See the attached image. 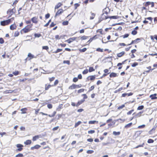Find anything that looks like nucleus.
Here are the masks:
<instances>
[{
	"label": "nucleus",
	"mask_w": 157,
	"mask_h": 157,
	"mask_svg": "<svg viewBox=\"0 0 157 157\" xmlns=\"http://www.w3.org/2000/svg\"><path fill=\"white\" fill-rule=\"evenodd\" d=\"M145 124H143L142 125L139 126L138 127V128H144L145 127Z\"/></svg>",
	"instance_id": "56"
},
{
	"label": "nucleus",
	"mask_w": 157,
	"mask_h": 157,
	"mask_svg": "<svg viewBox=\"0 0 157 157\" xmlns=\"http://www.w3.org/2000/svg\"><path fill=\"white\" fill-rule=\"evenodd\" d=\"M32 143V141L30 140H27L24 143V144L26 145H28Z\"/></svg>",
	"instance_id": "13"
},
{
	"label": "nucleus",
	"mask_w": 157,
	"mask_h": 157,
	"mask_svg": "<svg viewBox=\"0 0 157 157\" xmlns=\"http://www.w3.org/2000/svg\"><path fill=\"white\" fill-rule=\"evenodd\" d=\"M61 37V36H60L59 35H56L55 36V38L57 40L60 39Z\"/></svg>",
	"instance_id": "49"
},
{
	"label": "nucleus",
	"mask_w": 157,
	"mask_h": 157,
	"mask_svg": "<svg viewBox=\"0 0 157 157\" xmlns=\"http://www.w3.org/2000/svg\"><path fill=\"white\" fill-rule=\"evenodd\" d=\"M40 147V146L39 145H36L33 147H32L31 148V150H33L34 149H38Z\"/></svg>",
	"instance_id": "12"
},
{
	"label": "nucleus",
	"mask_w": 157,
	"mask_h": 157,
	"mask_svg": "<svg viewBox=\"0 0 157 157\" xmlns=\"http://www.w3.org/2000/svg\"><path fill=\"white\" fill-rule=\"evenodd\" d=\"M124 106H125L124 105H121V106H119L118 108L117 109H118L119 110L120 109L123 108L124 107Z\"/></svg>",
	"instance_id": "47"
},
{
	"label": "nucleus",
	"mask_w": 157,
	"mask_h": 157,
	"mask_svg": "<svg viewBox=\"0 0 157 157\" xmlns=\"http://www.w3.org/2000/svg\"><path fill=\"white\" fill-rule=\"evenodd\" d=\"M129 36V34H126L124 35L123 36V38H125L128 37Z\"/></svg>",
	"instance_id": "57"
},
{
	"label": "nucleus",
	"mask_w": 157,
	"mask_h": 157,
	"mask_svg": "<svg viewBox=\"0 0 157 157\" xmlns=\"http://www.w3.org/2000/svg\"><path fill=\"white\" fill-rule=\"evenodd\" d=\"M7 13L10 15V16H11L13 13V9L9 10L7 11Z\"/></svg>",
	"instance_id": "8"
},
{
	"label": "nucleus",
	"mask_w": 157,
	"mask_h": 157,
	"mask_svg": "<svg viewBox=\"0 0 157 157\" xmlns=\"http://www.w3.org/2000/svg\"><path fill=\"white\" fill-rule=\"evenodd\" d=\"M34 36L36 37L39 38L41 36V35L40 34L35 33L34 34Z\"/></svg>",
	"instance_id": "34"
},
{
	"label": "nucleus",
	"mask_w": 157,
	"mask_h": 157,
	"mask_svg": "<svg viewBox=\"0 0 157 157\" xmlns=\"http://www.w3.org/2000/svg\"><path fill=\"white\" fill-rule=\"evenodd\" d=\"M62 105H60L59 106H58V107L57 109V110L59 111L60 110V109H62Z\"/></svg>",
	"instance_id": "37"
},
{
	"label": "nucleus",
	"mask_w": 157,
	"mask_h": 157,
	"mask_svg": "<svg viewBox=\"0 0 157 157\" xmlns=\"http://www.w3.org/2000/svg\"><path fill=\"white\" fill-rule=\"evenodd\" d=\"M79 37H73L70 38L68 40H66V41H67L69 44L71 43L73 41L75 40L77 38H79Z\"/></svg>",
	"instance_id": "3"
},
{
	"label": "nucleus",
	"mask_w": 157,
	"mask_h": 157,
	"mask_svg": "<svg viewBox=\"0 0 157 157\" xmlns=\"http://www.w3.org/2000/svg\"><path fill=\"white\" fill-rule=\"evenodd\" d=\"M68 24V22L67 21H64L63 22V25H67Z\"/></svg>",
	"instance_id": "51"
},
{
	"label": "nucleus",
	"mask_w": 157,
	"mask_h": 157,
	"mask_svg": "<svg viewBox=\"0 0 157 157\" xmlns=\"http://www.w3.org/2000/svg\"><path fill=\"white\" fill-rule=\"evenodd\" d=\"M109 76L110 77H115L117 76V74L115 73H111L110 74Z\"/></svg>",
	"instance_id": "10"
},
{
	"label": "nucleus",
	"mask_w": 157,
	"mask_h": 157,
	"mask_svg": "<svg viewBox=\"0 0 157 157\" xmlns=\"http://www.w3.org/2000/svg\"><path fill=\"white\" fill-rule=\"evenodd\" d=\"M19 72L18 71H15L13 72V74L15 75H17L19 74Z\"/></svg>",
	"instance_id": "39"
},
{
	"label": "nucleus",
	"mask_w": 157,
	"mask_h": 157,
	"mask_svg": "<svg viewBox=\"0 0 157 157\" xmlns=\"http://www.w3.org/2000/svg\"><path fill=\"white\" fill-rule=\"evenodd\" d=\"M90 78V79L91 80H93L95 79V75H92V76H90L88 77V78Z\"/></svg>",
	"instance_id": "24"
},
{
	"label": "nucleus",
	"mask_w": 157,
	"mask_h": 157,
	"mask_svg": "<svg viewBox=\"0 0 157 157\" xmlns=\"http://www.w3.org/2000/svg\"><path fill=\"white\" fill-rule=\"evenodd\" d=\"M31 21L33 23L37 24L38 22V17H34L32 18Z\"/></svg>",
	"instance_id": "4"
},
{
	"label": "nucleus",
	"mask_w": 157,
	"mask_h": 157,
	"mask_svg": "<svg viewBox=\"0 0 157 157\" xmlns=\"http://www.w3.org/2000/svg\"><path fill=\"white\" fill-rule=\"evenodd\" d=\"M91 16L90 17V20H92V19H93L94 18V17L95 16V14L94 13H93L92 12H91Z\"/></svg>",
	"instance_id": "20"
},
{
	"label": "nucleus",
	"mask_w": 157,
	"mask_h": 157,
	"mask_svg": "<svg viewBox=\"0 0 157 157\" xmlns=\"http://www.w3.org/2000/svg\"><path fill=\"white\" fill-rule=\"evenodd\" d=\"M14 18L12 17L11 19H10L6 20L1 21L0 24L1 25L4 26L9 24L12 20H13Z\"/></svg>",
	"instance_id": "2"
},
{
	"label": "nucleus",
	"mask_w": 157,
	"mask_h": 157,
	"mask_svg": "<svg viewBox=\"0 0 157 157\" xmlns=\"http://www.w3.org/2000/svg\"><path fill=\"white\" fill-rule=\"evenodd\" d=\"M27 110V109L26 108H24L22 109H21V110L22 111V112L21 113L22 114H25L26 113V111Z\"/></svg>",
	"instance_id": "16"
},
{
	"label": "nucleus",
	"mask_w": 157,
	"mask_h": 157,
	"mask_svg": "<svg viewBox=\"0 0 157 157\" xmlns=\"http://www.w3.org/2000/svg\"><path fill=\"white\" fill-rule=\"evenodd\" d=\"M62 51V49H59V48H58V49L56 51H54L53 52L54 53H57L58 52H61V51Z\"/></svg>",
	"instance_id": "30"
},
{
	"label": "nucleus",
	"mask_w": 157,
	"mask_h": 157,
	"mask_svg": "<svg viewBox=\"0 0 157 157\" xmlns=\"http://www.w3.org/2000/svg\"><path fill=\"white\" fill-rule=\"evenodd\" d=\"M144 108V106L143 105H141V106H139L138 107L137 109L138 110H142V109H143Z\"/></svg>",
	"instance_id": "29"
},
{
	"label": "nucleus",
	"mask_w": 157,
	"mask_h": 157,
	"mask_svg": "<svg viewBox=\"0 0 157 157\" xmlns=\"http://www.w3.org/2000/svg\"><path fill=\"white\" fill-rule=\"evenodd\" d=\"M120 134V132H116L115 131H114L113 132V134L115 136L116 135H119Z\"/></svg>",
	"instance_id": "27"
},
{
	"label": "nucleus",
	"mask_w": 157,
	"mask_h": 157,
	"mask_svg": "<svg viewBox=\"0 0 157 157\" xmlns=\"http://www.w3.org/2000/svg\"><path fill=\"white\" fill-rule=\"evenodd\" d=\"M28 57L30 58V59H31L34 58V56L32 55L30 53H28Z\"/></svg>",
	"instance_id": "26"
},
{
	"label": "nucleus",
	"mask_w": 157,
	"mask_h": 157,
	"mask_svg": "<svg viewBox=\"0 0 157 157\" xmlns=\"http://www.w3.org/2000/svg\"><path fill=\"white\" fill-rule=\"evenodd\" d=\"M23 155L22 154H19L16 155L17 157H22L23 156Z\"/></svg>",
	"instance_id": "61"
},
{
	"label": "nucleus",
	"mask_w": 157,
	"mask_h": 157,
	"mask_svg": "<svg viewBox=\"0 0 157 157\" xmlns=\"http://www.w3.org/2000/svg\"><path fill=\"white\" fill-rule=\"evenodd\" d=\"M52 86H53V85H48V86L47 85H45V90H48L50 87H51Z\"/></svg>",
	"instance_id": "18"
},
{
	"label": "nucleus",
	"mask_w": 157,
	"mask_h": 157,
	"mask_svg": "<svg viewBox=\"0 0 157 157\" xmlns=\"http://www.w3.org/2000/svg\"><path fill=\"white\" fill-rule=\"evenodd\" d=\"M47 107L49 109H51L52 108V105L51 104H48Z\"/></svg>",
	"instance_id": "45"
},
{
	"label": "nucleus",
	"mask_w": 157,
	"mask_h": 157,
	"mask_svg": "<svg viewBox=\"0 0 157 157\" xmlns=\"http://www.w3.org/2000/svg\"><path fill=\"white\" fill-rule=\"evenodd\" d=\"M137 33V32L135 30H133L132 32V34L133 35H135Z\"/></svg>",
	"instance_id": "48"
},
{
	"label": "nucleus",
	"mask_w": 157,
	"mask_h": 157,
	"mask_svg": "<svg viewBox=\"0 0 157 157\" xmlns=\"http://www.w3.org/2000/svg\"><path fill=\"white\" fill-rule=\"evenodd\" d=\"M145 20H148L150 21H152V18L151 17H149L147 18H145Z\"/></svg>",
	"instance_id": "54"
},
{
	"label": "nucleus",
	"mask_w": 157,
	"mask_h": 157,
	"mask_svg": "<svg viewBox=\"0 0 157 157\" xmlns=\"http://www.w3.org/2000/svg\"><path fill=\"white\" fill-rule=\"evenodd\" d=\"M16 147H17L18 148L17 149V151H21L22 149L23 148L22 147H23V146L22 144H17Z\"/></svg>",
	"instance_id": "5"
},
{
	"label": "nucleus",
	"mask_w": 157,
	"mask_h": 157,
	"mask_svg": "<svg viewBox=\"0 0 157 157\" xmlns=\"http://www.w3.org/2000/svg\"><path fill=\"white\" fill-rule=\"evenodd\" d=\"M63 63H67L68 65H69L70 64V61L69 60H64L63 61Z\"/></svg>",
	"instance_id": "41"
},
{
	"label": "nucleus",
	"mask_w": 157,
	"mask_h": 157,
	"mask_svg": "<svg viewBox=\"0 0 157 157\" xmlns=\"http://www.w3.org/2000/svg\"><path fill=\"white\" fill-rule=\"evenodd\" d=\"M138 65V63H134L132 64V67H135Z\"/></svg>",
	"instance_id": "55"
},
{
	"label": "nucleus",
	"mask_w": 157,
	"mask_h": 157,
	"mask_svg": "<svg viewBox=\"0 0 157 157\" xmlns=\"http://www.w3.org/2000/svg\"><path fill=\"white\" fill-rule=\"evenodd\" d=\"M95 123H98V121H90L89 122V124H94Z\"/></svg>",
	"instance_id": "23"
},
{
	"label": "nucleus",
	"mask_w": 157,
	"mask_h": 157,
	"mask_svg": "<svg viewBox=\"0 0 157 157\" xmlns=\"http://www.w3.org/2000/svg\"><path fill=\"white\" fill-rule=\"evenodd\" d=\"M119 120L121 121V123L124 122L126 120L125 119H121V118H119L116 121H118Z\"/></svg>",
	"instance_id": "42"
},
{
	"label": "nucleus",
	"mask_w": 157,
	"mask_h": 157,
	"mask_svg": "<svg viewBox=\"0 0 157 157\" xmlns=\"http://www.w3.org/2000/svg\"><path fill=\"white\" fill-rule=\"evenodd\" d=\"M144 144V143H143L142 144L140 145H139L137 146L136 147H135L134 148H138L139 147H143Z\"/></svg>",
	"instance_id": "52"
},
{
	"label": "nucleus",
	"mask_w": 157,
	"mask_h": 157,
	"mask_svg": "<svg viewBox=\"0 0 157 157\" xmlns=\"http://www.w3.org/2000/svg\"><path fill=\"white\" fill-rule=\"evenodd\" d=\"M110 19H117L118 18V17L117 16H110L109 17Z\"/></svg>",
	"instance_id": "33"
},
{
	"label": "nucleus",
	"mask_w": 157,
	"mask_h": 157,
	"mask_svg": "<svg viewBox=\"0 0 157 157\" xmlns=\"http://www.w3.org/2000/svg\"><path fill=\"white\" fill-rule=\"evenodd\" d=\"M94 71V69L93 67H89V71L90 72H91Z\"/></svg>",
	"instance_id": "32"
},
{
	"label": "nucleus",
	"mask_w": 157,
	"mask_h": 157,
	"mask_svg": "<svg viewBox=\"0 0 157 157\" xmlns=\"http://www.w3.org/2000/svg\"><path fill=\"white\" fill-rule=\"evenodd\" d=\"M63 9H60L58 10L55 14V17L57 16L60 15L63 12Z\"/></svg>",
	"instance_id": "6"
},
{
	"label": "nucleus",
	"mask_w": 157,
	"mask_h": 157,
	"mask_svg": "<svg viewBox=\"0 0 157 157\" xmlns=\"http://www.w3.org/2000/svg\"><path fill=\"white\" fill-rule=\"evenodd\" d=\"M58 80H56L54 82V84L53 85V86H56L58 84Z\"/></svg>",
	"instance_id": "53"
},
{
	"label": "nucleus",
	"mask_w": 157,
	"mask_h": 157,
	"mask_svg": "<svg viewBox=\"0 0 157 157\" xmlns=\"http://www.w3.org/2000/svg\"><path fill=\"white\" fill-rule=\"evenodd\" d=\"M42 48L43 49H45V50H48V46H44L42 47Z\"/></svg>",
	"instance_id": "59"
},
{
	"label": "nucleus",
	"mask_w": 157,
	"mask_h": 157,
	"mask_svg": "<svg viewBox=\"0 0 157 157\" xmlns=\"http://www.w3.org/2000/svg\"><path fill=\"white\" fill-rule=\"evenodd\" d=\"M143 113L142 112H140L139 113H137L136 115V117H139L141 116V114Z\"/></svg>",
	"instance_id": "28"
},
{
	"label": "nucleus",
	"mask_w": 157,
	"mask_h": 157,
	"mask_svg": "<svg viewBox=\"0 0 157 157\" xmlns=\"http://www.w3.org/2000/svg\"><path fill=\"white\" fill-rule=\"evenodd\" d=\"M82 123V122L80 121H78L77 123L75 124V128L77 127L78 126L79 124H80Z\"/></svg>",
	"instance_id": "25"
},
{
	"label": "nucleus",
	"mask_w": 157,
	"mask_h": 157,
	"mask_svg": "<svg viewBox=\"0 0 157 157\" xmlns=\"http://www.w3.org/2000/svg\"><path fill=\"white\" fill-rule=\"evenodd\" d=\"M19 34V32L18 31L16 32L14 34V36H17Z\"/></svg>",
	"instance_id": "43"
},
{
	"label": "nucleus",
	"mask_w": 157,
	"mask_h": 157,
	"mask_svg": "<svg viewBox=\"0 0 157 157\" xmlns=\"http://www.w3.org/2000/svg\"><path fill=\"white\" fill-rule=\"evenodd\" d=\"M88 72V70L87 69H86L84 70L82 72V74H86Z\"/></svg>",
	"instance_id": "44"
},
{
	"label": "nucleus",
	"mask_w": 157,
	"mask_h": 157,
	"mask_svg": "<svg viewBox=\"0 0 157 157\" xmlns=\"http://www.w3.org/2000/svg\"><path fill=\"white\" fill-rule=\"evenodd\" d=\"M151 4V2H147L145 4V6H149V5H150Z\"/></svg>",
	"instance_id": "60"
},
{
	"label": "nucleus",
	"mask_w": 157,
	"mask_h": 157,
	"mask_svg": "<svg viewBox=\"0 0 157 157\" xmlns=\"http://www.w3.org/2000/svg\"><path fill=\"white\" fill-rule=\"evenodd\" d=\"M140 40V39L139 38H138L136 40H132L131 43L130 44H128V45H130L132 44L133 43V42H137V40Z\"/></svg>",
	"instance_id": "22"
},
{
	"label": "nucleus",
	"mask_w": 157,
	"mask_h": 157,
	"mask_svg": "<svg viewBox=\"0 0 157 157\" xmlns=\"http://www.w3.org/2000/svg\"><path fill=\"white\" fill-rule=\"evenodd\" d=\"M157 94H153L151 95L150 96V97L151 98V99H156L157 98V97H156Z\"/></svg>",
	"instance_id": "9"
},
{
	"label": "nucleus",
	"mask_w": 157,
	"mask_h": 157,
	"mask_svg": "<svg viewBox=\"0 0 157 157\" xmlns=\"http://www.w3.org/2000/svg\"><path fill=\"white\" fill-rule=\"evenodd\" d=\"M33 25L32 24L30 25H28L26 26L25 28L22 29L21 31V34L23 33H26L30 32L32 30L31 28Z\"/></svg>",
	"instance_id": "1"
},
{
	"label": "nucleus",
	"mask_w": 157,
	"mask_h": 157,
	"mask_svg": "<svg viewBox=\"0 0 157 157\" xmlns=\"http://www.w3.org/2000/svg\"><path fill=\"white\" fill-rule=\"evenodd\" d=\"M85 101V100L84 99H83L79 101H78L77 103V104L76 106H78L79 105H80L84 101Z\"/></svg>",
	"instance_id": "17"
},
{
	"label": "nucleus",
	"mask_w": 157,
	"mask_h": 157,
	"mask_svg": "<svg viewBox=\"0 0 157 157\" xmlns=\"http://www.w3.org/2000/svg\"><path fill=\"white\" fill-rule=\"evenodd\" d=\"M16 28V26L15 24L11 25L10 26V29L11 30H13L15 29Z\"/></svg>",
	"instance_id": "11"
},
{
	"label": "nucleus",
	"mask_w": 157,
	"mask_h": 157,
	"mask_svg": "<svg viewBox=\"0 0 157 157\" xmlns=\"http://www.w3.org/2000/svg\"><path fill=\"white\" fill-rule=\"evenodd\" d=\"M55 78L54 77H52L51 78H49V81L51 82L54 80L55 79Z\"/></svg>",
	"instance_id": "62"
},
{
	"label": "nucleus",
	"mask_w": 157,
	"mask_h": 157,
	"mask_svg": "<svg viewBox=\"0 0 157 157\" xmlns=\"http://www.w3.org/2000/svg\"><path fill=\"white\" fill-rule=\"evenodd\" d=\"M125 54V52L122 51L120 53L117 54V56L118 57H121L124 55Z\"/></svg>",
	"instance_id": "7"
},
{
	"label": "nucleus",
	"mask_w": 157,
	"mask_h": 157,
	"mask_svg": "<svg viewBox=\"0 0 157 157\" xmlns=\"http://www.w3.org/2000/svg\"><path fill=\"white\" fill-rule=\"evenodd\" d=\"M87 36H83L82 37H81L80 38L82 40H85L87 39Z\"/></svg>",
	"instance_id": "35"
},
{
	"label": "nucleus",
	"mask_w": 157,
	"mask_h": 157,
	"mask_svg": "<svg viewBox=\"0 0 157 157\" xmlns=\"http://www.w3.org/2000/svg\"><path fill=\"white\" fill-rule=\"evenodd\" d=\"M59 128V127L58 126L55 127L53 128L52 129V130L53 131H55V130H57Z\"/></svg>",
	"instance_id": "63"
},
{
	"label": "nucleus",
	"mask_w": 157,
	"mask_h": 157,
	"mask_svg": "<svg viewBox=\"0 0 157 157\" xmlns=\"http://www.w3.org/2000/svg\"><path fill=\"white\" fill-rule=\"evenodd\" d=\"M78 80V78H76V77L74 78L73 79V82H76Z\"/></svg>",
	"instance_id": "64"
},
{
	"label": "nucleus",
	"mask_w": 157,
	"mask_h": 157,
	"mask_svg": "<svg viewBox=\"0 0 157 157\" xmlns=\"http://www.w3.org/2000/svg\"><path fill=\"white\" fill-rule=\"evenodd\" d=\"M95 132V131L94 130H91L88 131L89 134H93Z\"/></svg>",
	"instance_id": "46"
},
{
	"label": "nucleus",
	"mask_w": 157,
	"mask_h": 157,
	"mask_svg": "<svg viewBox=\"0 0 157 157\" xmlns=\"http://www.w3.org/2000/svg\"><path fill=\"white\" fill-rule=\"evenodd\" d=\"M84 90L83 89H80L78 90V93H80L82 92H83L84 91Z\"/></svg>",
	"instance_id": "58"
},
{
	"label": "nucleus",
	"mask_w": 157,
	"mask_h": 157,
	"mask_svg": "<svg viewBox=\"0 0 157 157\" xmlns=\"http://www.w3.org/2000/svg\"><path fill=\"white\" fill-rule=\"evenodd\" d=\"M76 85L73 84L72 85L69 86V89L72 90L76 88Z\"/></svg>",
	"instance_id": "15"
},
{
	"label": "nucleus",
	"mask_w": 157,
	"mask_h": 157,
	"mask_svg": "<svg viewBox=\"0 0 157 157\" xmlns=\"http://www.w3.org/2000/svg\"><path fill=\"white\" fill-rule=\"evenodd\" d=\"M86 48H84L82 49H79V50L80 52H84L86 51Z\"/></svg>",
	"instance_id": "31"
},
{
	"label": "nucleus",
	"mask_w": 157,
	"mask_h": 157,
	"mask_svg": "<svg viewBox=\"0 0 157 157\" xmlns=\"http://www.w3.org/2000/svg\"><path fill=\"white\" fill-rule=\"evenodd\" d=\"M96 51L98 52H103V49H101L100 48H98L96 49Z\"/></svg>",
	"instance_id": "40"
},
{
	"label": "nucleus",
	"mask_w": 157,
	"mask_h": 157,
	"mask_svg": "<svg viewBox=\"0 0 157 157\" xmlns=\"http://www.w3.org/2000/svg\"><path fill=\"white\" fill-rule=\"evenodd\" d=\"M94 151L93 150H88L87 151V153L88 154H92L94 152Z\"/></svg>",
	"instance_id": "38"
},
{
	"label": "nucleus",
	"mask_w": 157,
	"mask_h": 157,
	"mask_svg": "<svg viewBox=\"0 0 157 157\" xmlns=\"http://www.w3.org/2000/svg\"><path fill=\"white\" fill-rule=\"evenodd\" d=\"M132 123H129L126 124V125H125L124 126V128H128L129 127H130L132 125Z\"/></svg>",
	"instance_id": "21"
},
{
	"label": "nucleus",
	"mask_w": 157,
	"mask_h": 157,
	"mask_svg": "<svg viewBox=\"0 0 157 157\" xmlns=\"http://www.w3.org/2000/svg\"><path fill=\"white\" fill-rule=\"evenodd\" d=\"M154 142V140L151 139H149L147 141V143H153Z\"/></svg>",
	"instance_id": "36"
},
{
	"label": "nucleus",
	"mask_w": 157,
	"mask_h": 157,
	"mask_svg": "<svg viewBox=\"0 0 157 157\" xmlns=\"http://www.w3.org/2000/svg\"><path fill=\"white\" fill-rule=\"evenodd\" d=\"M40 137V135H37L36 136L33 137V140L34 141H35L37 139H39Z\"/></svg>",
	"instance_id": "14"
},
{
	"label": "nucleus",
	"mask_w": 157,
	"mask_h": 157,
	"mask_svg": "<svg viewBox=\"0 0 157 157\" xmlns=\"http://www.w3.org/2000/svg\"><path fill=\"white\" fill-rule=\"evenodd\" d=\"M141 21V20L140 19H139L137 21H132L131 22V23H136V22H140Z\"/></svg>",
	"instance_id": "50"
},
{
	"label": "nucleus",
	"mask_w": 157,
	"mask_h": 157,
	"mask_svg": "<svg viewBox=\"0 0 157 157\" xmlns=\"http://www.w3.org/2000/svg\"><path fill=\"white\" fill-rule=\"evenodd\" d=\"M62 5V4L60 3H59L55 7V9H58Z\"/></svg>",
	"instance_id": "19"
}]
</instances>
